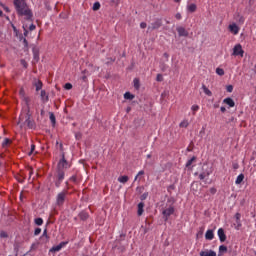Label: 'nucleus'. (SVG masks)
<instances>
[{
	"label": "nucleus",
	"instance_id": "nucleus-1",
	"mask_svg": "<svg viewBox=\"0 0 256 256\" xmlns=\"http://www.w3.org/2000/svg\"><path fill=\"white\" fill-rule=\"evenodd\" d=\"M13 5L18 17H24L26 21L33 19V11L27 5V0H13Z\"/></svg>",
	"mask_w": 256,
	"mask_h": 256
},
{
	"label": "nucleus",
	"instance_id": "nucleus-2",
	"mask_svg": "<svg viewBox=\"0 0 256 256\" xmlns=\"http://www.w3.org/2000/svg\"><path fill=\"white\" fill-rule=\"evenodd\" d=\"M17 125L20 126V129H23L25 125H27L29 129H33V127H35V123L31 120V115H29V113H26L24 116L21 115L19 117Z\"/></svg>",
	"mask_w": 256,
	"mask_h": 256
},
{
	"label": "nucleus",
	"instance_id": "nucleus-3",
	"mask_svg": "<svg viewBox=\"0 0 256 256\" xmlns=\"http://www.w3.org/2000/svg\"><path fill=\"white\" fill-rule=\"evenodd\" d=\"M232 55H233V57H243V55H245L243 46H241V44H236L233 48Z\"/></svg>",
	"mask_w": 256,
	"mask_h": 256
},
{
	"label": "nucleus",
	"instance_id": "nucleus-4",
	"mask_svg": "<svg viewBox=\"0 0 256 256\" xmlns=\"http://www.w3.org/2000/svg\"><path fill=\"white\" fill-rule=\"evenodd\" d=\"M65 197H67V190H63L62 192L58 193L56 197V205H63V203H65Z\"/></svg>",
	"mask_w": 256,
	"mask_h": 256
},
{
	"label": "nucleus",
	"instance_id": "nucleus-5",
	"mask_svg": "<svg viewBox=\"0 0 256 256\" xmlns=\"http://www.w3.org/2000/svg\"><path fill=\"white\" fill-rule=\"evenodd\" d=\"M173 213H175V208H173V206H169L168 208H165L162 211L165 221H167V219H169V217H171V215H173Z\"/></svg>",
	"mask_w": 256,
	"mask_h": 256
},
{
	"label": "nucleus",
	"instance_id": "nucleus-6",
	"mask_svg": "<svg viewBox=\"0 0 256 256\" xmlns=\"http://www.w3.org/2000/svg\"><path fill=\"white\" fill-rule=\"evenodd\" d=\"M67 168H69V163H67V160H65V156H63L58 163V171H63V169Z\"/></svg>",
	"mask_w": 256,
	"mask_h": 256
},
{
	"label": "nucleus",
	"instance_id": "nucleus-7",
	"mask_svg": "<svg viewBox=\"0 0 256 256\" xmlns=\"http://www.w3.org/2000/svg\"><path fill=\"white\" fill-rule=\"evenodd\" d=\"M57 179L58 180L56 181V187H60L61 181H63V179H65V172H63V170H58Z\"/></svg>",
	"mask_w": 256,
	"mask_h": 256
},
{
	"label": "nucleus",
	"instance_id": "nucleus-8",
	"mask_svg": "<svg viewBox=\"0 0 256 256\" xmlns=\"http://www.w3.org/2000/svg\"><path fill=\"white\" fill-rule=\"evenodd\" d=\"M228 29L230 31V33H233V35H239V26H237V24L232 23L228 26Z\"/></svg>",
	"mask_w": 256,
	"mask_h": 256
},
{
	"label": "nucleus",
	"instance_id": "nucleus-9",
	"mask_svg": "<svg viewBox=\"0 0 256 256\" xmlns=\"http://www.w3.org/2000/svg\"><path fill=\"white\" fill-rule=\"evenodd\" d=\"M19 95L22 101H24V103H26V105L29 106V101L31 100L29 99V97H27V95H25V89L21 88L19 91Z\"/></svg>",
	"mask_w": 256,
	"mask_h": 256
},
{
	"label": "nucleus",
	"instance_id": "nucleus-10",
	"mask_svg": "<svg viewBox=\"0 0 256 256\" xmlns=\"http://www.w3.org/2000/svg\"><path fill=\"white\" fill-rule=\"evenodd\" d=\"M65 245H67V242H61L60 244H58V245L52 247V248L50 249V252H51V253H57V252H59L61 249H63V247H65Z\"/></svg>",
	"mask_w": 256,
	"mask_h": 256
},
{
	"label": "nucleus",
	"instance_id": "nucleus-11",
	"mask_svg": "<svg viewBox=\"0 0 256 256\" xmlns=\"http://www.w3.org/2000/svg\"><path fill=\"white\" fill-rule=\"evenodd\" d=\"M176 30L178 31V35L179 37H188L189 36V32H187V30L184 27H177Z\"/></svg>",
	"mask_w": 256,
	"mask_h": 256
},
{
	"label": "nucleus",
	"instance_id": "nucleus-12",
	"mask_svg": "<svg viewBox=\"0 0 256 256\" xmlns=\"http://www.w3.org/2000/svg\"><path fill=\"white\" fill-rule=\"evenodd\" d=\"M218 237H219L221 243H225L227 236L225 235V230H223V228H220L218 230Z\"/></svg>",
	"mask_w": 256,
	"mask_h": 256
},
{
	"label": "nucleus",
	"instance_id": "nucleus-13",
	"mask_svg": "<svg viewBox=\"0 0 256 256\" xmlns=\"http://www.w3.org/2000/svg\"><path fill=\"white\" fill-rule=\"evenodd\" d=\"M200 256H217V252L213 250H202Z\"/></svg>",
	"mask_w": 256,
	"mask_h": 256
},
{
	"label": "nucleus",
	"instance_id": "nucleus-14",
	"mask_svg": "<svg viewBox=\"0 0 256 256\" xmlns=\"http://www.w3.org/2000/svg\"><path fill=\"white\" fill-rule=\"evenodd\" d=\"M186 9H187L188 13H195V11H197V5L193 4V3L188 4L186 6Z\"/></svg>",
	"mask_w": 256,
	"mask_h": 256
},
{
	"label": "nucleus",
	"instance_id": "nucleus-15",
	"mask_svg": "<svg viewBox=\"0 0 256 256\" xmlns=\"http://www.w3.org/2000/svg\"><path fill=\"white\" fill-rule=\"evenodd\" d=\"M40 97L43 103H47V101H49V95H47V92H45V90H41Z\"/></svg>",
	"mask_w": 256,
	"mask_h": 256
},
{
	"label": "nucleus",
	"instance_id": "nucleus-16",
	"mask_svg": "<svg viewBox=\"0 0 256 256\" xmlns=\"http://www.w3.org/2000/svg\"><path fill=\"white\" fill-rule=\"evenodd\" d=\"M214 237L215 234L213 233V230L206 231L205 239H207L208 241H213Z\"/></svg>",
	"mask_w": 256,
	"mask_h": 256
},
{
	"label": "nucleus",
	"instance_id": "nucleus-17",
	"mask_svg": "<svg viewBox=\"0 0 256 256\" xmlns=\"http://www.w3.org/2000/svg\"><path fill=\"white\" fill-rule=\"evenodd\" d=\"M161 27V22L157 21L151 24V26L148 27V31H153L155 29H159Z\"/></svg>",
	"mask_w": 256,
	"mask_h": 256
},
{
	"label": "nucleus",
	"instance_id": "nucleus-18",
	"mask_svg": "<svg viewBox=\"0 0 256 256\" xmlns=\"http://www.w3.org/2000/svg\"><path fill=\"white\" fill-rule=\"evenodd\" d=\"M223 103L228 105L229 107H235V101L232 98H226L223 100Z\"/></svg>",
	"mask_w": 256,
	"mask_h": 256
},
{
	"label": "nucleus",
	"instance_id": "nucleus-19",
	"mask_svg": "<svg viewBox=\"0 0 256 256\" xmlns=\"http://www.w3.org/2000/svg\"><path fill=\"white\" fill-rule=\"evenodd\" d=\"M35 87H36V91H41V89H43V82L36 80L34 83Z\"/></svg>",
	"mask_w": 256,
	"mask_h": 256
},
{
	"label": "nucleus",
	"instance_id": "nucleus-20",
	"mask_svg": "<svg viewBox=\"0 0 256 256\" xmlns=\"http://www.w3.org/2000/svg\"><path fill=\"white\" fill-rule=\"evenodd\" d=\"M243 179H245V175H243V174L238 175L236 178L235 184L241 185V183H243Z\"/></svg>",
	"mask_w": 256,
	"mask_h": 256
},
{
	"label": "nucleus",
	"instance_id": "nucleus-21",
	"mask_svg": "<svg viewBox=\"0 0 256 256\" xmlns=\"http://www.w3.org/2000/svg\"><path fill=\"white\" fill-rule=\"evenodd\" d=\"M145 207V203H143V202H140L139 204H138V215H139V217H141V215H143V208Z\"/></svg>",
	"mask_w": 256,
	"mask_h": 256
},
{
	"label": "nucleus",
	"instance_id": "nucleus-22",
	"mask_svg": "<svg viewBox=\"0 0 256 256\" xmlns=\"http://www.w3.org/2000/svg\"><path fill=\"white\" fill-rule=\"evenodd\" d=\"M202 89H203L205 95H208V97H211V95H213V93L211 92V90H209V88H207V86L202 85Z\"/></svg>",
	"mask_w": 256,
	"mask_h": 256
},
{
	"label": "nucleus",
	"instance_id": "nucleus-23",
	"mask_svg": "<svg viewBox=\"0 0 256 256\" xmlns=\"http://www.w3.org/2000/svg\"><path fill=\"white\" fill-rule=\"evenodd\" d=\"M9 145H11V139L5 138L2 142V147H9Z\"/></svg>",
	"mask_w": 256,
	"mask_h": 256
},
{
	"label": "nucleus",
	"instance_id": "nucleus-24",
	"mask_svg": "<svg viewBox=\"0 0 256 256\" xmlns=\"http://www.w3.org/2000/svg\"><path fill=\"white\" fill-rule=\"evenodd\" d=\"M119 183H127L129 181V176H120L118 177Z\"/></svg>",
	"mask_w": 256,
	"mask_h": 256
},
{
	"label": "nucleus",
	"instance_id": "nucleus-25",
	"mask_svg": "<svg viewBox=\"0 0 256 256\" xmlns=\"http://www.w3.org/2000/svg\"><path fill=\"white\" fill-rule=\"evenodd\" d=\"M124 99H129L130 101L135 99V96L133 94H131L130 92H126L124 94Z\"/></svg>",
	"mask_w": 256,
	"mask_h": 256
},
{
	"label": "nucleus",
	"instance_id": "nucleus-26",
	"mask_svg": "<svg viewBox=\"0 0 256 256\" xmlns=\"http://www.w3.org/2000/svg\"><path fill=\"white\" fill-rule=\"evenodd\" d=\"M79 217H80V219H81L82 221H85L86 219L89 218V214H87L86 212H81V213L79 214Z\"/></svg>",
	"mask_w": 256,
	"mask_h": 256
},
{
	"label": "nucleus",
	"instance_id": "nucleus-27",
	"mask_svg": "<svg viewBox=\"0 0 256 256\" xmlns=\"http://www.w3.org/2000/svg\"><path fill=\"white\" fill-rule=\"evenodd\" d=\"M209 175H211V172L202 173L199 175V179H201V181H203V179H207V177H209Z\"/></svg>",
	"mask_w": 256,
	"mask_h": 256
},
{
	"label": "nucleus",
	"instance_id": "nucleus-28",
	"mask_svg": "<svg viewBox=\"0 0 256 256\" xmlns=\"http://www.w3.org/2000/svg\"><path fill=\"white\" fill-rule=\"evenodd\" d=\"M93 11H99L101 9V4L99 2H95L92 7Z\"/></svg>",
	"mask_w": 256,
	"mask_h": 256
},
{
	"label": "nucleus",
	"instance_id": "nucleus-29",
	"mask_svg": "<svg viewBox=\"0 0 256 256\" xmlns=\"http://www.w3.org/2000/svg\"><path fill=\"white\" fill-rule=\"evenodd\" d=\"M216 73H217V75H219L220 77H223V75H225V70H223L222 68H217V69H216Z\"/></svg>",
	"mask_w": 256,
	"mask_h": 256
},
{
	"label": "nucleus",
	"instance_id": "nucleus-30",
	"mask_svg": "<svg viewBox=\"0 0 256 256\" xmlns=\"http://www.w3.org/2000/svg\"><path fill=\"white\" fill-rule=\"evenodd\" d=\"M180 127H182V128H187V127H189V121L183 120V121L180 123Z\"/></svg>",
	"mask_w": 256,
	"mask_h": 256
},
{
	"label": "nucleus",
	"instance_id": "nucleus-31",
	"mask_svg": "<svg viewBox=\"0 0 256 256\" xmlns=\"http://www.w3.org/2000/svg\"><path fill=\"white\" fill-rule=\"evenodd\" d=\"M235 219H236V223L240 226L241 225V214L240 213H236L235 215Z\"/></svg>",
	"mask_w": 256,
	"mask_h": 256
},
{
	"label": "nucleus",
	"instance_id": "nucleus-32",
	"mask_svg": "<svg viewBox=\"0 0 256 256\" xmlns=\"http://www.w3.org/2000/svg\"><path fill=\"white\" fill-rule=\"evenodd\" d=\"M64 89H66V91H69V90L73 89V84H71V83H66V84L64 85Z\"/></svg>",
	"mask_w": 256,
	"mask_h": 256
},
{
	"label": "nucleus",
	"instance_id": "nucleus-33",
	"mask_svg": "<svg viewBox=\"0 0 256 256\" xmlns=\"http://www.w3.org/2000/svg\"><path fill=\"white\" fill-rule=\"evenodd\" d=\"M50 121H51L52 125H55V123H56L55 114H53V112H50Z\"/></svg>",
	"mask_w": 256,
	"mask_h": 256
},
{
	"label": "nucleus",
	"instance_id": "nucleus-34",
	"mask_svg": "<svg viewBox=\"0 0 256 256\" xmlns=\"http://www.w3.org/2000/svg\"><path fill=\"white\" fill-rule=\"evenodd\" d=\"M35 224L39 225V226L43 225V218H36L35 219Z\"/></svg>",
	"mask_w": 256,
	"mask_h": 256
},
{
	"label": "nucleus",
	"instance_id": "nucleus-35",
	"mask_svg": "<svg viewBox=\"0 0 256 256\" xmlns=\"http://www.w3.org/2000/svg\"><path fill=\"white\" fill-rule=\"evenodd\" d=\"M193 161H195V157H192L190 160L187 161L186 167H191V165H193Z\"/></svg>",
	"mask_w": 256,
	"mask_h": 256
},
{
	"label": "nucleus",
	"instance_id": "nucleus-36",
	"mask_svg": "<svg viewBox=\"0 0 256 256\" xmlns=\"http://www.w3.org/2000/svg\"><path fill=\"white\" fill-rule=\"evenodd\" d=\"M133 83H134L135 89H139V79H138V78H135V79L133 80Z\"/></svg>",
	"mask_w": 256,
	"mask_h": 256
},
{
	"label": "nucleus",
	"instance_id": "nucleus-37",
	"mask_svg": "<svg viewBox=\"0 0 256 256\" xmlns=\"http://www.w3.org/2000/svg\"><path fill=\"white\" fill-rule=\"evenodd\" d=\"M219 251H220V253H226L227 247H226L225 245H221V246L219 247Z\"/></svg>",
	"mask_w": 256,
	"mask_h": 256
},
{
	"label": "nucleus",
	"instance_id": "nucleus-38",
	"mask_svg": "<svg viewBox=\"0 0 256 256\" xmlns=\"http://www.w3.org/2000/svg\"><path fill=\"white\" fill-rule=\"evenodd\" d=\"M226 91H227L228 93H233V85H228V86L226 87Z\"/></svg>",
	"mask_w": 256,
	"mask_h": 256
},
{
	"label": "nucleus",
	"instance_id": "nucleus-39",
	"mask_svg": "<svg viewBox=\"0 0 256 256\" xmlns=\"http://www.w3.org/2000/svg\"><path fill=\"white\" fill-rule=\"evenodd\" d=\"M140 175H145V171H143V170L139 171L137 176L135 177L134 181H137V179H139Z\"/></svg>",
	"mask_w": 256,
	"mask_h": 256
},
{
	"label": "nucleus",
	"instance_id": "nucleus-40",
	"mask_svg": "<svg viewBox=\"0 0 256 256\" xmlns=\"http://www.w3.org/2000/svg\"><path fill=\"white\" fill-rule=\"evenodd\" d=\"M191 110L195 113V111H199V105H193Z\"/></svg>",
	"mask_w": 256,
	"mask_h": 256
},
{
	"label": "nucleus",
	"instance_id": "nucleus-41",
	"mask_svg": "<svg viewBox=\"0 0 256 256\" xmlns=\"http://www.w3.org/2000/svg\"><path fill=\"white\" fill-rule=\"evenodd\" d=\"M33 151H35V144H32V145H31V150H30V152L28 153V155H33Z\"/></svg>",
	"mask_w": 256,
	"mask_h": 256
},
{
	"label": "nucleus",
	"instance_id": "nucleus-42",
	"mask_svg": "<svg viewBox=\"0 0 256 256\" xmlns=\"http://www.w3.org/2000/svg\"><path fill=\"white\" fill-rule=\"evenodd\" d=\"M209 192L211 193V195H215V193H217V189L216 188H210Z\"/></svg>",
	"mask_w": 256,
	"mask_h": 256
},
{
	"label": "nucleus",
	"instance_id": "nucleus-43",
	"mask_svg": "<svg viewBox=\"0 0 256 256\" xmlns=\"http://www.w3.org/2000/svg\"><path fill=\"white\" fill-rule=\"evenodd\" d=\"M41 234V228H36L34 231V235H40Z\"/></svg>",
	"mask_w": 256,
	"mask_h": 256
},
{
	"label": "nucleus",
	"instance_id": "nucleus-44",
	"mask_svg": "<svg viewBox=\"0 0 256 256\" xmlns=\"http://www.w3.org/2000/svg\"><path fill=\"white\" fill-rule=\"evenodd\" d=\"M156 80L157 81H163V75L158 74L157 77H156Z\"/></svg>",
	"mask_w": 256,
	"mask_h": 256
},
{
	"label": "nucleus",
	"instance_id": "nucleus-45",
	"mask_svg": "<svg viewBox=\"0 0 256 256\" xmlns=\"http://www.w3.org/2000/svg\"><path fill=\"white\" fill-rule=\"evenodd\" d=\"M140 27H141V29H145L147 27V23L141 22Z\"/></svg>",
	"mask_w": 256,
	"mask_h": 256
},
{
	"label": "nucleus",
	"instance_id": "nucleus-46",
	"mask_svg": "<svg viewBox=\"0 0 256 256\" xmlns=\"http://www.w3.org/2000/svg\"><path fill=\"white\" fill-rule=\"evenodd\" d=\"M24 47H29V42H27V39H23Z\"/></svg>",
	"mask_w": 256,
	"mask_h": 256
},
{
	"label": "nucleus",
	"instance_id": "nucleus-47",
	"mask_svg": "<svg viewBox=\"0 0 256 256\" xmlns=\"http://www.w3.org/2000/svg\"><path fill=\"white\" fill-rule=\"evenodd\" d=\"M140 199L141 201H145V199H147V194H142Z\"/></svg>",
	"mask_w": 256,
	"mask_h": 256
},
{
	"label": "nucleus",
	"instance_id": "nucleus-48",
	"mask_svg": "<svg viewBox=\"0 0 256 256\" xmlns=\"http://www.w3.org/2000/svg\"><path fill=\"white\" fill-rule=\"evenodd\" d=\"M0 237H1V238L7 237V232H3V231H2V232L0 233Z\"/></svg>",
	"mask_w": 256,
	"mask_h": 256
},
{
	"label": "nucleus",
	"instance_id": "nucleus-49",
	"mask_svg": "<svg viewBox=\"0 0 256 256\" xmlns=\"http://www.w3.org/2000/svg\"><path fill=\"white\" fill-rule=\"evenodd\" d=\"M29 30L30 31H35V24H31L30 27H29Z\"/></svg>",
	"mask_w": 256,
	"mask_h": 256
},
{
	"label": "nucleus",
	"instance_id": "nucleus-50",
	"mask_svg": "<svg viewBox=\"0 0 256 256\" xmlns=\"http://www.w3.org/2000/svg\"><path fill=\"white\" fill-rule=\"evenodd\" d=\"M175 18L181 20V13H176Z\"/></svg>",
	"mask_w": 256,
	"mask_h": 256
},
{
	"label": "nucleus",
	"instance_id": "nucleus-51",
	"mask_svg": "<svg viewBox=\"0 0 256 256\" xmlns=\"http://www.w3.org/2000/svg\"><path fill=\"white\" fill-rule=\"evenodd\" d=\"M34 59L39 60V54L37 52H35V50H34Z\"/></svg>",
	"mask_w": 256,
	"mask_h": 256
},
{
	"label": "nucleus",
	"instance_id": "nucleus-52",
	"mask_svg": "<svg viewBox=\"0 0 256 256\" xmlns=\"http://www.w3.org/2000/svg\"><path fill=\"white\" fill-rule=\"evenodd\" d=\"M21 65H23L25 68H27V62L25 60H21Z\"/></svg>",
	"mask_w": 256,
	"mask_h": 256
},
{
	"label": "nucleus",
	"instance_id": "nucleus-53",
	"mask_svg": "<svg viewBox=\"0 0 256 256\" xmlns=\"http://www.w3.org/2000/svg\"><path fill=\"white\" fill-rule=\"evenodd\" d=\"M220 110H221L222 113H225V111H227V109L223 106L220 108Z\"/></svg>",
	"mask_w": 256,
	"mask_h": 256
},
{
	"label": "nucleus",
	"instance_id": "nucleus-54",
	"mask_svg": "<svg viewBox=\"0 0 256 256\" xmlns=\"http://www.w3.org/2000/svg\"><path fill=\"white\" fill-rule=\"evenodd\" d=\"M29 31H27V29H24V37H27Z\"/></svg>",
	"mask_w": 256,
	"mask_h": 256
},
{
	"label": "nucleus",
	"instance_id": "nucleus-55",
	"mask_svg": "<svg viewBox=\"0 0 256 256\" xmlns=\"http://www.w3.org/2000/svg\"><path fill=\"white\" fill-rule=\"evenodd\" d=\"M75 137H76V139H79V138L81 137V133H77V134L75 135Z\"/></svg>",
	"mask_w": 256,
	"mask_h": 256
},
{
	"label": "nucleus",
	"instance_id": "nucleus-56",
	"mask_svg": "<svg viewBox=\"0 0 256 256\" xmlns=\"http://www.w3.org/2000/svg\"><path fill=\"white\" fill-rule=\"evenodd\" d=\"M4 10L7 12V13H9V7H6V6H4Z\"/></svg>",
	"mask_w": 256,
	"mask_h": 256
},
{
	"label": "nucleus",
	"instance_id": "nucleus-57",
	"mask_svg": "<svg viewBox=\"0 0 256 256\" xmlns=\"http://www.w3.org/2000/svg\"><path fill=\"white\" fill-rule=\"evenodd\" d=\"M29 175H33V170L31 168L29 169Z\"/></svg>",
	"mask_w": 256,
	"mask_h": 256
},
{
	"label": "nucleus",
	"instance_id": "nucleus-58",
	"mask_svg": "<svg viewBox=\"0 0 256 256\" xmlns=\"http://www.w3.org/2000/svg\"><path fill=\"white\" fill-rule=\"evenodd\" d=\"M175 3H181V0H174Z\"/></svg>",
	"mask_w": 256,
	"mask_h": 256
},
{
	"label": "nucleus",
	"instance_id": "nucleus-59",
	"mask_svg": "<svg viewBox=\"0 0 256 256\" xmlns=\"http://www.w3.org/2000/svg\"><path fill=\"white\" fill-rule=\"evenodd\" d=\"M1 15H3V11L0 10V17H1Z\"/></svg>",
	"mask_w": 256,
	"mask_h": 256
},
{
	"label": "nucleus",
	"instance_id": "nucleus-60",
	"mask_svg": "<svg viewBox=\"0 0 256 256\" xmlns=\"http://www.w3.org/2000/svg\"><path fill=\"white\" fill-rule=\"evenodd\" d=\"M147 157H148V159H149V158H151V155H150V154H148V155H147Z\"/></svg>",
	"mask_w": 256,
	"mask_h": 256
},
{
	"label": "nucleus",
	"instance_id": "nucleus-61",
	"mask_svg": "<svg viewBox=\"0 0 256 256\" xmlns=\"http://www.w3.org/2000/svg\"><path fill=\"white\" fill-rule=\"evenodd\" d=\"M41 115H43V110H41Z\"/></svg>",
	"mask_w": 256,
	"mask_h": 256
},
{
	"label": "nucleus",
	"instance_id": "nucleus-62",
	"mask_svg": "<svg viewBox=\"0 0 256 256\" xmlns=\"http://www.w3.org/2000/svg\"><path fill=\"white\" fill-rule=\"evenodd\" d=\"M234 169H237V166H234Z\"/></svg>",
	"mask_w": 256,
	"mask_h": 256
},
{
	"label": "nucleus",
	"instance_id": "nucleus-63",
	"mask_svg": "<svg viewBox=\"0 0 256 256\" xmlns=\"http://www.w3.org/2000/svg\"><path fill=\"white\" fill-rule=\"evenodd\" d=\"M165 57H168V55H167V54H165Z\"/></svg>",
	"mask_w": 256,
	"mask_h": 256
},
{
	"label": "nucleus",
	"instance_id": "nucleus-64",
	"mask_svg": "<svg viewBox=\"0 0 256 256\" xmlns=\"http://www.w3.org/2000/svg\"><path fill=\"white\" fill-rule=\"evenodd\" d=\"M255 255H256V251H255Z\"/></svg>",
	"mask_w": 256,
	"mask_h": 256
}]
</instances>
